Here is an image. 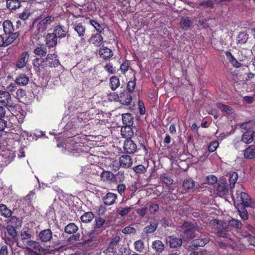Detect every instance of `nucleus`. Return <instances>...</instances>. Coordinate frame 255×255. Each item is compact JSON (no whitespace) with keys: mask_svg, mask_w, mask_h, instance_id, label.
Segmentation results:
<instances>
[{"mask_svg":"<svg viewBox=\"0 0 255 255\" xmlns=\"http://www.w3.org/2000/svg\"><path fill=\"white\" fill-rule=\"evenodd\" d=\"M110 87L113 91H115L120 85L119 78L116 76H113L110 79Z\"/></svg>","mask_w":255,"mask_h":255,"instance_id":"nucleus-38","label":"nucleus"},{"mask_svg":"<svg viewBox=\"0 0 255 255\" xmlns=\"http://www.w3.org/2000/svg\"><path fill=\"white\" fill-rule=\"evenodd\" d=\"M179 24L182 29L188 30L192 26L193 22L189 17H183L181 18Z\"/></svg>","mask_w":255,"mask_h":255,"instance_id":"nucleus-32","label":"nucleus"},{"mask_svg":"<svg viewBox=\"0 0 255 255\" xmlns=\"http://www.w3.org/2000/svg\"><path fill=\"white\" fill-rule=\"evenodd\" d=\"M219 144V142L217 140H214L210 142L208 148L209 152L210 153L214 152L218 147Z\"/></svg>","mask_w":255,"mask_h":255,"instance_id":"nucleus-60","label":"nucleus"},{"mask_svg":"<svg viewBox=\"0 0 255 255\" xmlns=\"http://www.w3.org/2000/svg\"><path fill=\"white\" fill-rule=\"evenodd\" d=\"M6 6L10 10H16L21 6V1L19 0H7Z\"/></svg>","mask_w":255,"mask_h":255,"instance_id":"nucleus-35","label":"nucleus"},{"mask_svg":"<svg viewBox=\"0 0 255 255\" xmlns=\"http://www.w3.org/2000/svg\"><path fill=\"white\" fill-rule=\"evenodd\" d=\"M157 160H155V157L152 158L151 159V161L153 164V167H152L151 169L150 175L149 176V178L150 179H156L158 176L157 171L159 169V156H158V155H157Z\"/></svg>","mask_w":255,"mask_h":255,"instance_id":"nucleus-19","label":"nucleus"},{"mask_svg":"<svg viewBox=\"0 0 255 255\" xmlns=\"http://www.w3.org/2000/svg\"><path fill=\"white\" fill-rule=\"evenodd\" d=\"M0 103L7 108L12 105L11 96L9 92L0 91Z\"/></svg>","mask_w":255,"mask_h":255,"instance_id":"nucleus-16","label":"nucleus"},{"mask_svg":"<svg viewBox=\"0 0 255 255\" xmlns=\"http://www.w3.org/2000/svg\"><path fill=\"white\" fill-rule=\"evenodd\" d=\"M123 149L125 152L129 154L134 153L137 150L136 144L130 138L126 139L124 144Z\"/></svg>","mask_w":255,"mask_h":255,"instance_id":"nucleus-11","label":"nucleus"},{"mask_svg":"<svg viewBox=\"0 0 255 255\" xmlns=\"http://www.w3.org/2000/svg\"><path fill=\"white\" fill-rule=\"evenodd\" d=\"M34 53L37 55L44 56L47 54V49L45 46L41 45L34 49Z\"/></svg>","mask_w":255,"mask_h":255,"instance_id":"nucleus-46","label":"nucleus"},{"mask_svg":"<svg viewBox=\"0 0 255 255\" xmlns=\"http://www.w3.org/2000/svg\"><path fill=\"white\" fill-rule=\"evenodd\" d=\"M30 14L29 9H25L22 12L18 14V17L21 20H25L28 18Z\"/></svg>","mask_w":255,"mask_h":255,"instance_id":"nucleus-61","label":"nucleus"},{"mask_svg":"<svg viewBox=\"0 0 255 255\" xmlns=\"http://www.w3.org/2000/svg\"><path fill=\"white\" fill-rule=\"evenodd\" d=\"M11 113L16 117L19 123L23 122L26 115V112L18 105H11L7 108Z\"/></svg>","mask_w":255,"mask_h":255,"instance_id":"nucleus-7","label":"nucleus"},{"mask_svg":"<svg viewBox=\"0 0 255 255\" xmlns=\"http://www.w3.org/2000/svg\"><path fill=\"white\" fill-rule=\"evenodd\" d=\"M244 157L246 159L255 158V145H249L244 151Z\"/></svg>","mask_w":255,"mask_h":255,"instance_id":"nucleus-34","label":"nucleus"},{"mask_svg":"<svg viewBox=\"0 0 255 255\" xmlns=\"http://www.w3.org/2000/svg\"><path fill=\"white\" fill-rule=\"evenodd\" d=\"M122 121L123 124L126 127L125 129H128V134L124 133L123 128H122L121 133L123 136H131L133 134V132L131 130L130 127L133 124V117L131 114L129 113H126L122 115Z\"/></svg>","mask_w":255,"mask_h":255,"instance_id":"nucleus-5","label":"nucleus"},{"mask_svg":"<svg viewBox=\"0 0 255 255\" xmlns=\"http://www.w3.org/2000/svg\"><path fill=\"white\" fill-rule=\"evenodd\" d=\"M132 208L131 207H126L124 208H120L118 210V214L122 216H127L131 210Z\"/></svg>","mask_w":255,"mask_h":255,"instance_id":"nucleus-56","label":"nucleus"},{"mask_svg":"<svg viewBox=\"0 0 255 255\" xmlns=\"http://www.w3.org/2000/svg\"><path fill=\"white\" fill-rule=\"evenodd\" d=\"M135 85L136 79L135 77H134L133 80H130L128 83L127 86V91L131 94L134 90Z\"/></svg>","mask_w":255,"mask_h":255,"instance_id":"nucleus-51","label":"nucleus"},{"mask_svg":"<svg viewBox=\"0 0 255 255\" xmlns=\"http://www.w3.org/2000/svg\"><path fill=\"white\" fill-rule=\"evenodd\" d=\"M90 23L96 29L98 32L102 33L104 32V28L101 25L95 20H90Z\"/></svg>","mask_w":255,"mask_h":255,"instance_id":"nucleus-55","label":"nucleus"},{"mask_svg":"<svg viewBox=\"0 0 255 255\" xmlns=\"http://www.w3.org/2000/svg\"><path fill=\"white\" fill-rule=\"evenodd\" d=\"M169 246L172 248H175L180 247L182 244V240L173 236H169L167 239Z\"/></svg>","mask_w":255,"mask_h":255,"instance_id":"nucleus-26","label":"nucleus"},{"mask_svg":"<svg viewBox=\"0 0 255 255\" xmlns=\"http://www.w3.org/2000/svg\"><path fill=\"white\" fill-rule=\"evenodd\" d=\"M229 186L226 180H222L218 182L216 188L217 194L220 197L226 195L229 193Z\"/></svg>","mask_w":255,"mask_h":255,"instance_id":"nucleus-10","label":"nucleus"},{"mask_svg":"<svg viewBox=\"0 0 255 255\" xmlns=\"http://www.w3.org/2000/svg\"><path fill=\"white\" fill-rule=\"evenodd\" d=\"M44 60L48 63L50 68L57 67L60 64V62L55 54H48Z\"/></svg>","mask_w":255,"mask_h":255,"instance_id":"nucleus-22","label":"nucleus"},{"mask_svg":"<svg viewBox=\"0 0 255 255\" xmlns=\"http://www.w3.org/2000/svg\"><path fill=\"white\" fill-rule=\"evenodd\" d=\"M118 254L119 255H129L130 254V251L129 249L127 247L119 246L118 249Z\"/></svg>","mask_w":255,"mask_h":255,"instance_id":"nucleus-59","label":"nucleus"},{"mask_svg":"<svg viewBox=\"0 0 255 255\" xmlns=\"http://www.w3.org/2000/svg\"><path fill=\"white\" fill-rule=\"evenodd\" d=\"M242 140L243 142L246 143H250L252 142L253 140V131H246L243 134Z\"/></svg>","mask_w":255,"mask_h":255,"instance_id":"nucleus-42","label":"nucleus"},{"mask_svg":"<svg viewBox=\"0 0 255 255\" xmlns=\"http://www.w3.org/2000/svg\"><path fill=\"white\" fill-rule=\"evenodd\" d=\"M57 37L54 33H48L46 36V43L49 48L54 47L57 44Z\"/></svg>","mask_w":255,"mask_h":255,"instance_id":"nucleus-24","label":"nucleus"},{"mask_svg":"<svg viewBox=\"0 0 255 255\" xmlns=\"http://www.w3.org/2000/svg\"><path fill=\"white\" fill-rule=\"evenodd\" d=\"M118 199V196L116 193L108 192L102 198L104 204L106 206H111L114 205Z\"/></svg>","mask_w":255,"mask_h":255,"instance_id":"nucleus-18","label":"nucleus"},{"mask_svg":"<svg viewBox=\"0 0 255 255\" xmlns=\"http://www.w3.org/2000/svg\"><path fill=\"white\" fill-rule=\"evenodd\" d=\"M27 244L30 247V248L38 251L45 255L50 253L48 248H43L40 244L37 241L29 240L27 242Z\"/></svg>","mask_w":255,"mask_h":255,"instance_id":"nucleus-13","label":"nucleus"},{"mask_svg":"<svg viewBox=\"0 0 255 255\" xmlns=\"http://www.w3.org/2000/svg\"><path fill=\"white\" fill-rule=\"evenodd\" d=\"M209 240L207 238H198L193 240L191 242L190 247L193 250H196L199 247H203L207 243H208Z\"/></svg>","mask_w":255,"mask_h":255,"instance_id":"nucleus-23","label":"nucleus"},{"mask_svg":"<svg viewBox=\"0 0 255 255\" xmlns=\"http://www.w3.org/2000/svg\"><path fill=\"white\" fill-rule=\"evenodd\" d=\"M98 234L97 231L95 230H92L89 234V239L85 241V244H88L93 241L94 239L96 238Z\"/></svg>","mask_w":255,"mask_h":255,"instance_id":"nucleus-63","label":"nucleus"},{"mask_svg":"<svg viewBox=\"0 0 255 255\" xmlns=\"http://www.w3.org/2000/svg\"><path fill=\"white\" fill-rule=\"evenodd\" d=\"M158 88L157 90L151 91L148 93V97L150 99L151 101L155 103L157 102L158 99Z\"/></svg>","mask_w":255,"mask_h":255,"instance_id":"nucleus-52","label":"nucleus"},{"mask_svg":"<svg viewBox=\"0 0 255 255\" xmlns=\"http://www.w3.org/2000/svg\"><path fill=\"white\" fill-rule=\"evenodd\" d=\"M182 236L187 239H191L195 237L194 227L191 223L185 222L183 225Z\"/></svg>","mask_w":255,"mask_h":255,"instance_id":"nucleus-8","label":"nucleus"},{"mask_svg":"<svg viewBox=\"0 0 255 255\" xmlns=\"http://www.w3.org/2000/svg\"><path fill=\"white\" fill-rule=\"evenodd\" d=\"M29 81L28 76L25 74H20L15 78V82L16 84L19 86L26 85Z\"/></svg>","mask_w":255,"mask_h":255,"instance_id":"nucleus-31","label":"nucleus"},{"mask_svg":"<svg viewBox=\"0 0 255 255\" xmlns=\"http://www.w3.org/2000/svg\"><path fill=\"white\" fill-rule=\"evenodd\" d=\"M157 227V223H150V225L146 226L144 229V232L146 233H153Z\"/></svg>","mask_w":255,"mask_h":255,"instance_id":"nucleus-53","label":"nucleus"},{"mask_svg":"<svg viewBox=\"0 0 255 255\" xmlns=\"http://www.w3.org/2000/svg\"><path fill=\"white\" fill-rule=\"evenodd\" d=\"M8 225H12L15 228L17 229L21 226L22 222L19 218L16 216H10Z\"/></svg>","mask_w":255,"mask_h":255,"instance_id":"nucleus-40","label":"nucleus"},{"mask_svg":"<svg viewBox=\"0 0 255 255\" xmlns=\"http://www.w3.org/2000/svg\"><path fill=\"white\" fill-rule=\"evenodd\" d=\"M16 229L12 225H7L6 226V231L1 238L6 245L12 246L15 242H18V233Z\"/></svg>","mask_w":255,"mask_h":255,"instance_id":"nucleus-1","label":"nucleus"},{"mask_svg":"<svg viewBox=\"0 0 255 255\" xmlns=\"http://www.w3.org/2000/svg\"><path fill=\"white\" fill-rule=\"evenodd\" d=\"M238 178V174L237 172H234L231 175L229 179L230 187L231 189H233L235 187V184Z\"/></svg>","mask_w":255,"mask_h":255,"instance_id":"nucleus-50","label":"nucleus"},{"mask_svg":"<svg viewBox=\"0 0 255 255\" xmlns=\"http://www.w3.org/2000/svg\"><path fill=\"white\" fill-rule=\"evenodd\" d=\"M31 234L30 233L28 229H27V230L26 231L23 230L20 232V237L21 240L22 241L30 239L31 238Z\"/></svg>","mask_w":255,"mask_h":255,"instance_id":"nucleus-58","label":"nucleus"},{"mask_svg":"<svg viewBox=\"0 0 255 255\" xmlns=\"http://www.w3.org/2000/svg\"><path fill=\"white\" fill-rule=\"evenodd\" d=\"M134 245L135 250L138 252H141L144 249V243L141 240L135 241Z\"/></svg>","mask_w":255,"mask_h":255,"instance_id":"nucleus-62","label":"nucleus"},{"mask_svg":"<svg viewBox=\"0 0 255 255\" xmlns=\"http://www.w3.org/2000/svg\"><path fill=\"white\" fill-rule=\"evenodd\" d=\"M206 181L209 184L213 185L217 182L218 178L214 175H210L206 177Z\"/></svg>","mask_w":255,"mask_h":255,"instance_id":"nucleus-64","label":"nucleus"},{"mask_svg":"<svg viewBox=\"0 0 255 255\" xmlns=\"http://www.w3.org/2000/svg\"><path fill=\"white\" fill-rule=\"evenodd\" d=\"M73 28L78 34L79 37H81L82 39H85L86 29L85 26L82 23H76L74 25Z\"/></svg>","mask_w":255,"mask_h":255,"instance_id":"nucleus-27","label":"nucleus"},{"mask_svg":"<svg viewBox=\"0 0 255 255\" xmlns=\"http://www.w3.org/2000/svg\"><path fill=\"white\" fill-rule=\"evenodd\" d=\"M131 94L126 90L120 94V102L121 104L126 106H131L132 104Z\"/></svg>","mask_w":255,"mask_h":255,"instance_id":"nucleus-12","label":"nucleus"},{"mask_svg":"<svg viewBox=\"0 0 255 255\" xmlns=\"http://www.w3.org/2000/svg\"><path fill=\"white\" fill-rule=\"evenodd\" d=\"M246 207L244 206H238L237 207L239 214L241 219L244 220H247L249 219V214L245 208Z\"/></svg>","mask_w":255,"mask_h":255,"instance_id":"nucleus-39","label":"nucleus"},{"mask_svg":"<svg viewBox=\"0 0 255 255\" xmlns=\"http://www.w3.org/2000/svg\"><path fill=\"white\" fill-rule=\"evenodd\" d=\"M95 215L92 212H85L80 218L81 221L84 223L91 222L94 218Z\"/></svg>","mask_w":255,"mask_h":255,"instance_id":"nucleus-36","label":"nucleus"},{"mask_svg":"<svg viewBox=\"0 0 255 255\" xmlns=\"http://www.w3.org/2000/svg\"><path fill=\"white\" fill-rule=\"evenodd\" d=\"M89 41L95 46L98 47L100 46L103 43V38L101 35V33L98 32L95 34L92 35Z\"/></svg>","mask_w":255,"mask_h":255,"instance_id":"nucleus-30","label":"nucleus"},{"mask_svg":"<svg viewBox=\"0 0 255 255\" xmlns=\"http://www.w3.org/2000/svg\"><path fill=\"white\" fill-rule=\"evenodd\" d=\"M0 213L5 218L10 217L12 214L11 211L8 209L5 205L2 204H0Z\"/></svg>","mask_w":255,"mask_h":255,"instance_id":"nucleus-43","label":"nucleus"},{"mask_svg":"<svg viewBox=\"0 0 255 255\" xmlns=\"http://www.w3.org/2000/svg\"><path fill=\"white\" fill-rule=\"evenodd\" d=\"M182 186L185 189H192L195 187V182L191 178L185 179L183 181Z\"/></svg>","mask_w":255,"mask_h":255,"instance_id":"nucleus-45","label":"nucleus"},{"mask_svg":"<svg viewBox=\"0 0 255 255\" xmlns=\"http://www.w3.org/2000/svg\"><path fill=\"white\" fill-rule=\"evenodd\" d=\"M99 54L104 59H109L113 55V51L111 49L104 46L99 49Z\"/></svg>","mask_w":255,"mask_h":255,"instance_id":"nucleus-28","label":"nucleus"},{"mask_svg":"<svg viewBox=\"0 0 255 255\" xmlns=\"http://www.w3.org/2000/svg\"><path fill=\"white\" fill-rule=\"evenodd\" d=\"M34 69L39 75L47 76L50 73V67L48 63L43 58H36L33 61Z\"/></svg>","mask_w":255,"mask_h":255,"instance_id":"nucleus-3","label":"nucleus"},{"mask_svg":"<svg viewBox=\"0 0 255 255\" xmlns=\"http://www.w3.org/2000/svg\"><path fill=\"white\" fill-rule=\"evenodd\" d=\"M8 36L4 40L5 47L12 43L19 36V32H15L12 34H7Z\"/></svg>","mask_w":255,"mask_h":255,"instance_id":"nucleus-44","label":"nucleus"},{"mask_svg":"<svg viewBox=\"0 0 255 255\" xmlns=\"http://www.w3.org/2000/svg\"><path fill=\"white\" fill-rule=\"evenodd\" d=\"M3 31L5 34L14 33V29L12 22L9 20H5L3 22Z\"/></svg>","mask_w":255,"mask_h":255,"instance_id":"nucleus-33","label":"nucleus"},{"mask_svg":"<svg viewBox=\"0 0 255 255\" xmlns=\"http://www.w3.org/2000/svg\"><path fill=\"white\" fill-rule=\"evenodd\" d=\"M149 148L147 143L143 142L138 145L137 149L140 151V153L142 155L145 156L148 154Z\"/></svg>","mask_w":255,"mask_h":255,"instance_id":"nucleus-47","label":"nucleus"},{"mask_svg":"<svg viewBox=\"0 0 255 255\" xmlns=\"http://www.w3.org/2000/svg\"><path fill=\"white\" fill-rule=\"evenodd\" d=\"M119 163L121 167L124 168H128L133 164V159L130 155L124 154L120 157Z\"/></svg>","mask_w":255,"mask_h":255,"instance_id":"nucleus-17","label":"nucleus"},{"mask_svg":"<svg viewBox=\"0 0 255 255\" xmlns=\"http://www.w3.org/2000/svg\"><path fill=\"white\" fill-rule=\"evenodd\" d=\"M53 33L57 38L61 39L66 36L68 31L64 26L58 25L54 27Z\"/></svg>","mask_w":255,"mask_h":255,"instance_id":"nucleus-25","label":"nucleus"},{"mask_svg":"<svg viewBox=\"0 0 255 255\" xmlns=\"http://www.w3.org/2000/svg\"><path fill=\"white\" fill-rule=\"evenodd\" d=\"M160 180L167 186L172 184L173 182V180L170 177L166 175L160 176Z\"/></svg>","mask_w":255,"mask_h":255,"instance_id":"nucleus-57","label":"nucleus"},{"mask_svg":"<svg viewBox=\"0 0 255 255\" xmlns=\"http://www.w3.org/2000/svg\"><path fill=\"white\" fill-rule=\"evenodd\" d=\"M242 226L243 224L240 221L232 218L229 221L228 223L227 224L228 232H229L231 231L232 228H235L237 231L238 229H240V228H242Z\"/></svg>","mask_w":255,"mask_h":255,"instance_id":"nucleus-29","label":"nucleus"},{"mask_svg":"<svg viewBox=\"0 0 255 255\" xmlns=\"http://www.w3.org/2000/svg\"><path fill=\"white\" fill-rule=\"evenodd\" d=\"M101 181L104 182L112 184L114 183V174L110 171L104 170L100 174Z\"/></svg>","mask_w":255,"mask_h":255,"instance_id":"nucleus-21","label":"nucleus"},{"mask_svg":"<svg viewBox=\"0 0 255 255\" xmlns=\"http://www.w3.org/2000/svg\"><path fill=\"white\" fill-rule=\"evenodd\" d=\"M29 54L27 51H24L18 57L16 64L15 67L17 69H21L25 66L28 61Z\"/></svg>","mask_w":255,"mask_h":255,"instance_id":"nucleus-14","label":"nucleus"},{"mask_svg":"<svg viewBox=\"0 0 255 255\" xmlns=\"http://www.w3.org/2000/svg\"><path fill=\"white\" fill-rule=\"evenodd\" d=\"M37 237L41 242L46 243L51 240L52 232L49 229H44L39 232Z\"/></svg>","mask_w":255,"mask_h":255,"instance_id":"nucleus-15","label":"nucleus"},{"mask_svg":"<svg viewBox=\"0 0 255 255\" xmlns=\"http://www.w3.org/2000/svg\"><path fill=\"white\" fill-rule=\"evenodd\" d=\"M114 183H123L126 179L125 172L123 170L119 171L116 174H114Z\"/></svg>","mask_w":255,"mask_h":255,"instance_id":"nucleus-37","label":"nucleus"},{"mask_svg":"<svg viewBox=\"0 0 255 255\" xmlns=\"http://www.w3.org/2000/svg\"><path fill=\"white\" fill-rule=\"evenodd\" d=\"M78 227L74 223H70L67 225L64 228V232L66 234L71 235L68 239V242L74 244L75 241L80 240V234L78 233Z\"/></svg>","mask_w":255,"mask_h":255,"instance_id":"nucleus-4","label":"nucleus"},{"mask_svg":"<svg viewBox=\"0 0 255 255\" xmlns=\"http://www.w3.org/2000/svg\"><path fill=\"white\" fill-rule=\"evenodd\" d=\"M54 20V17L50 15H48L41 19L37 25L38 33H42L45 31L47 28L48 25L50 24Z\"/></svg>","mask_w":255,"mask_h":255,"instance_id":"nucleus-9","label":"nucleus"},{"mask_svg":"<svg viewBox=\"0 0 255 255\" xmlns=\"http://www.w3.org/2000/svg\"><path fill=\"white\" fill-rule=\"evenodd\" d=\"M133 170L137 174H143L147 171V168L142 164H139L133 167Z\"/></svg>","mask_w":255,"mask_h":255,"instance_id":"nucleus-54","label":"nucleus"},{"mask_svg":"<svg viewBox=\"0 0 255 255\" xmlns=\"http://www.w3.org/2000/svg\"><path fill=\"white\" fill-rule=\"evenodd\" d=\"M212 230L219 237L231 239L227 228V223L223 221L214 220L212 222Z\"/></svg>","mask_w":255,"mask_h":255,"instance_id":"nucleus-2","label":"nucleus"},{"mask_svg":"<svg viewBox=\"0 0 255 255\" xmlns=\"http://www.w3.org/2000/svg\"><path fill=\"white\" fill-rule=\"evenodd\" d=\"M240 199L241 203L238 204V206H244V207H254L252 202L251 197L247 193L241 192L240 193Z\"/></svg>","mask_w":255,"mask_h":255,"instance_id":"nucleus-20","label":"nucleus"},{"mask_svg":"<svg viewBox=\"0 0 255 255\" xmlns=\"http://www.w3.org/2000/svg\"><path fill=\"white\" fill-rule=\"evenodd\" d=\"M249 38V34L247 32H240L238 36V42L240 44L245 43Z\"/></svg>","mask_w":255,"mask_h":255,"instance_id":"nucleus-48","label":"nucleus"},{"mask_svg":"<svg viewBox=\"0 0 255 255\" xmlns=\"http://www.w3.org/2000/svg\"><path fill=\"white\" fill-rule=\"evenodd\" d=\"M216 107L220 109L222 111L225 112L227 114H231L233 112V109L228 105H224L221 103H217L216 104Z\"/></svg>","mask_w":255,"mask_h":255,"instance_id":"nucleus-41","label":"nucleus"},{"mask_svg":"<svg viewBox=\"0 0 255 255\" xmlns=\"http://www.w3.org/2000/svg\"><path fill=\"white\" fill-rule=\"evenodd\" d=\"M121 238L119 236H116L112 239L107 249L104 251L106 255H119L118 249L119 243Z\"/></svg>","mask_w":255,"mask_h":255,"instance_id":"nucleus-6","label":"nucleus"},{"mask_svg":"<svg viewBox=\"0 0 255 255\" xmlns=\"http://www.w3.org/2000/svg\"><path fill=\"white\" fill-rule=\"evenodd\" d=\"M106 223V220L101 217H98L95 218V224L93 225L95 229H99L103 227Z\"/></svg>","mask_w":255,"mask_h":255,"instance_id":"nucleus-49","label":"nucleus"}]
</instances>
